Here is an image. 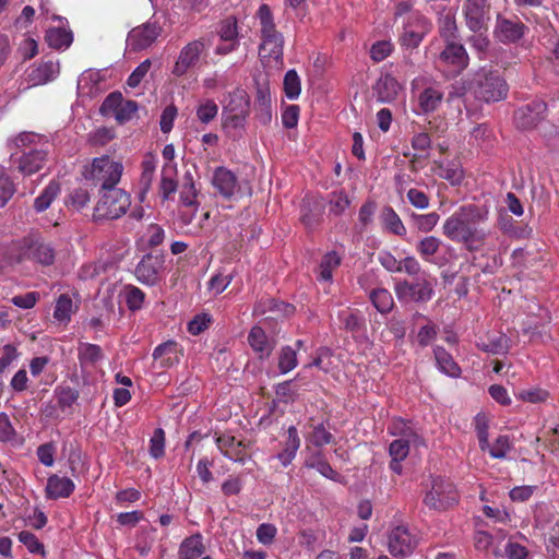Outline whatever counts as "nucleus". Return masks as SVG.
Listing matches in <instances>:
<instances>
[{
    "mask_svg": "<svg viewBox=\"0 0 559 559\" xmlns=\"http://www.w3.org/2000/svg\"><path fill=\"white\" fill-rule=\"evenodd\" d=\"M489 214L487 204L462 205L444 219L442 233L449 240L462 243L467 251H478L489 235L483 226L488 222Z\"/></svg>",
    "mask_w": 559,
    "mask_h": 559,
    "instance_id": "nucleus-1",
    "label": "nucleus"
},
{
    "mask_svg": "<svg viewBox=\"0 0 559 559\" xmlns=\"http://www.w3.org/2000/svg\"><path fill=\"white\" fill-rule=\"evenodd\" d=\"M255 17L259 23V57L263 63L282 62L284 36L276 28L272 11L267 4H261Z\"/></svg>",
    "mask_w": 559,
    "mask_h": 559,
    "instance_id": "nucleus-2",
    "label": "nucleus"
},
{
    "mask_svg": "<svg viewBox=\"0 0 559 559\" xmlns=\"http://www.w3.org/2000/svg\"><path fill=\"white\" fill-rule=\"evenodd\" d=\"M130 205L131 197L123 189H99L93 217L95 221L117 219L126 214Z\"/></svg>",
    "mask_w": 559,
    "mask_h": 559,
    "instance_id": "nucleus-3",
    "label": "nucleus"
},
{
    "mask_svg": "<svg viewBox=\"0 0 559 559\" xmlns=\"http://www.w3.org/2000/svg\"><path fill=\"white\" fill-rule=\"evenodd\" d=\"M437 280L423 272L414 282L400 280L394 285V292L401 302H427L435 295Z\"/></svg>",
    "mask_w": 559,
    "mask_h": 559,
    "instance_id": "nucleus-4",
    "label": "nucleus"
},
{
    "mask_svg": "<svg viewBox=\"0 0 559 559\" xmlns=\"http://www.w3.org/2000/svg\"><path fill=\"white\" fill-rule=\"evenodd\" d=\"M123 173V165L110 156L95 157L85 176L99 189L116 188Z\"/></svg>",
    "mask_w": 559,
    "mask_h": 559,
    "instance_id": "nucleus-5",
    "label": "nucleus"
},
{
    "mask_svg": "<svg viewBox=\"0 0 559 559\" xmlns=\"http://www.w3.org/2000/svg\"><path fill=\"white\" fill-rule=\"evenodd\" d=\"M250 111L248 93L240 87L230 92L223 103V123L225 128L240 129L245 127Z\"/></svg>",
    "mask_w": 559,
    "mask_h": 559,
    "instance_id": "nucleus-6",
    "label": "nucleus"
},
{
    "mask_svg": "<svg viewBox=\"0 0 559 559\" xmlns=\"http://www.w3.org/2000/svg\"><path fill=\"white\" fill-rule=\"evenodd\" d=\"M207 43L204 38L193 39L187 43L178 52L171 73L181 78L198 68L206 57Z\"/></svg>",
    "mask_w": 559,
    "mask_h": 559,
    "instance_id": "nucleus-7",
    "label": "nucleus"
},
{
    "mask_svg": "<svg viewBox=\"0 0 559 559\" xmlns=\"http://www.w3.org/2000/svg\"><path fill=\"white\" fill-rule=\"evenodd\" d=\"M472 88L475 97L486 103L499 102L508 94L506 81L495 72L478 73Z\"/></svg>",
    "mask_w": 559,
    "mask_h": 559,
    "instance_id": "nucleus-8",
    "label": "nucleus"
},
{
    "mask_svg": "<svg viewBox=\"0 0 559 559\" xmlns=\"http://www.w3.org/2000/svg\"><path fill=\"white\" fill-rule=\"evenodd\" d=\"M22 259L29 260L43 266L52 265L56 260V249L50 241L41 237L29 236L21 245Z\"/></svg>",
    "mask_w": 559,
    "mask_h": 559,
    "instance_id": "nucleus-9",
    "label": "nucleus"
},
{
    "mask_svg": "<svg viewBox=\"0 0 559 559\" xmlns=\"http://www.w3.org/2000/svg\"><path fill=\"white\" fill-rule=\"evenodd\" d=\"M459 495L453 484L438 477L432 480L431 489L426 493L424 503L435 510H445L455 504Z\"/></svg>",
    "mask_w": 559,
    "mask_h": 559,
    "instance_id": "nucleus-10",
    "label": "nucleus"
},
{
    "mask_svg": "<svg viewBox=\"0 0 559 559\" xmlns=\"http://www.w3.org/2000/svg\"><path fill=\"white\" fill-rule=\"evenodd\" d=\"M418 539L405 525L394 527L388 538V548L395 558H406L416 549Z\"/></svg>",
    "mask_w": 559,
    "mask_h": 559,
    "instance_id": "nucleus-11",
    "label": "nucleus"
},
{
    "mask_svg": "<svg viewBox=\"0 0 559 559\" xmlns=\"http://www.w3.org/2000/svg\"><path fill=\"white\" fill-rule=\"evenodd\" d=\"M431 24L420 13H411L403 24L401 44L406 48H416L419 46L425 35L430 32Z\"/></svg>",
    "mask_w": 559,
    "mask_h": 559,
    "instance_id": "nucleus-12",
    "label": "nucleus"
},
{
    "mask_svg": "<svg viewBox=\"0 0 559 559\" xmlns=\"http://www.w3.org/2000/svg\"><path fill=\"white\" fill-rule=\"evenodd\" d=\"M162 27L158 23L147 21L141 26L131 29L127 37V47L130 50H143L150 47L160 35Z\"/></svg>",
    "mask_w": 559,
    "mask_h": 559,
    "instance_id": "nucleus-13",
    "label": "nucleus"
},
{
    "mask_svg": "<svg viewBox=\"0 0 559 559\" xmlns=\"http://www.w3.org/2000/svg\"><path fill=\"white\" fill-rule=\"evenodd\" d=\"M212 185L217 193L225 199L242 195L241 185L237 176L226 167L215 168L212 176Z\"/></svg>",
    "mask_w": 559,
    "mask_h": 559,
    "instance_id": "nucleus-14",
    "label": "nucleus"
},
{
    "mask_svg": "<svg viewBox=\"0 0 559 559\" xmlns=\"http://www.w3.org/2000/svg\"><path fill=\"white\" fill-rule=\"evenodd\" d=\"M463 13L467 27L475 33L479 32L489 19L488 0H465Z\"/></svg>",
    "mask_w": 559,
    "mask_h": 559,
    "instance_id": "nucleus-15",
    "label": "nucleus"
},
{
    "mask_svg": "<svg viewBox=\"0 0 559 559\" xmlns=\"http://www.w3.org/2000/svg\"><path fill=\"white\" fill-rule=\"evenodd\" d=\"M546 110L547 105L542 100H534L519 108L514 114L518 128L531 129L536 127L545 118Z\"/></svg>",
    "mask_w": 559,
    "mask_h": 559,
    "instance_id": "nucleus-16",
    "label": "nucleus"
},
{
    "mask_svg": "<svg viewBox=\"0 0 559 559\" xmlns=\"http://www.w3.org/2000/svg\"><path fill=\"white\" fill-rule=\"evenodd\" d=\"M163 266L164 261L159 257L147 254L138 263L134 274L140 283L154 286L159 281Z\"/></svg>",
    "mask_w": 559,
    "mask_h": 559,
    "instance_id": "nucleus-17",
    "label": "nucleus"
},
{
    "mask_svg": "<svg viewBox=\"0 0 559 559\" xmlns=\"http://www.w3.org/2000/svg\"><path fill=\"white\" fill-rule=\"evenodd\" d=\"M440 61L452 67V74H460L468 66V55L461 44L453 41L447 43L445 48L440 53Z\"/></svg>",
    "mask_w": 559,
    "mask_h": 559,
    "instance_id": "nucleus-18",
    "label": "nucleus"
},
{
    "mask_svg": "<svg viewBox=\"0 0 559 559\" xmlns=\"http://www.w3.org/2000/svg\"><path fill=\"white\" fill-rule=\"evenodd\" d=\"M48 152L45 147L32 148L17 159V169L23 176L38 173L47 162Z\"/></svg>",
    "mask_w": 559,
    "mask_h": 559,
    "instance_id": "nucleus-19",
    "label": "nucleus"
},
{
    "mask_svg": "<svg viewBox=\"0 0 559 559\" xmlns=\"http://www.w3.org/2000/svg\"><path fill=\"white\" fill-rule=\"evenodd\" d=\"M255 116L262 124L272 120V97L267 84H259L254 102Z\"/></svg>",
    "mask_w": 559,
    "mask_h": 559,
    "instance_id": "nucleus-20",
    "label": "nucleus"
},
{
    "mask_svg": "<svg viewBox=\"0 0 559 559\" xmlns=\"http://www.w3.org/2000/svg\"><path fill=\"white\" fill-rule=\"evenodd\" d=\"M443 91L440 85H430L425 87L417 97L419 111L429 114L436 111L442 103Z\"/></svg>",
    "mask_w": 559,
    "mask_h": 559,
    "instance_id": "nucleus-21",
    "label": "nucleus"
},
{
    "mask_svg": "<svg viewBox=\"0 0 559 559\" xmlns=\"http://www.w3.org/2000/svg\"><path fill=\"white\" fill-rule=\"evenodd\" d=\"M248 343L260 359L269 358L274 349V342L265 334L260 326H253L248 335Z\"/></svg>",
    "mask_w": 559,
    "mask_h": 559,
    "instance_id": "nucleus-22",
    "label": "nucleus"
},
{
    "mask_svg": "<svg viewBox=\"0 0 559 559\" xmlns=\"http://www.w3.org/2000/svg\"><path fill=\"white\" fill-rule=\"evenodd\" d=\"M525 26L521 22L498 17L496 36L502 43H514L524 35Z\"/></svg>",
    "mask_w": 559,
    "mask_h": 559,
    "instance_id": "nucleus-23",
    "label": "nucleus"
},
{
    "mask_svg": "<svg viewBox=\"0 0 559 559\" xmlns=\"http://www.w3.org/2000/svg\"><path fill=\"white\" fill-rule=\"evenodd\" d=\"M402 86L391 74L382 75L376 83L374 92L381 103H391L396 99Z\"/></svg>",
    "mask_w": 559,
    "mask_h": 559,
    "instance_id": "nucleus-24",
    "label": "nucleus"
},
{
    "mask_svg": "<svg viewBox=\"0 0 559 559\" xmlns=\"http://www.w3.org/2000/svg\"><path fill=\"white\" fill-rule=\"evenodd\" d=\"M157 167V157L153 154H146L141 163V176H140V193L139 199L141 202L144 201L146 193L151 189L154 174Z\"/></svg>",
    "mask_w": 559,
    "mask_h": 559,
    "instance_id": "nucleus-25",
    "label": "nucleus"
},
{
    "mask_svg": "<svg viewBox=\"0 0 559 559\" xmlns=\"http://www.w3.org/2000/svg\"><path fill=\"white\" fill-rule=\"evenodd\" d=\"M74 488L75 485L70 478L52 475L47 480L46 493L50 499L68 498Z\"/></svg>",
    "mask_w": 559,
    "mask_h": 559,
    "instance_id": "nucleus-26",
    "label": "nucleus"
},
{
    "mask_svg": "<svg viewBox=\"0 0 559 559\" xmlns=\"http://www.w3.org/2000/svg\"><path fill=\"white\" fill-rule=\"evenodd\" d=\"M299 448L300 438L298 430L295 426H290L287 429V438L285 440L284 448L280 453H277L276 459L283 466H288L296 457Z\"/></svg>",
    "mask_w": 559,
    "mask_h": 559,
    "instance_id": "nucleus-27",
    "label": "nucleus"
},
{
    "mask_svg": "<svg viewBox=\"0 0 559 559\" xmlns=\"http://www.w3.org/2000/svg\"><path fill=\"white\" fill-rule=\"evenodd\" d=\"M104 353L100 346L91 343H80L78 347V359L82 370L95 367L103 360Z\"/></svg>",
    "mask_w": 559,
    "mask_h": 559,
    "instance_id": "nucleus-28",
    "label": "nucleus"
},
{
    "mask_svg": "<svg viewBox=\"0 0 559 559\" xmlns=\"http://www.w3.org/2000/svg\"><path fill=\"white\" fill-rule=\"evenodd\" d=\"M409 453V442L404 438L396 439L391 442L389 447V454L391 456L390 469L401 475L403 472L402 462Z\"/></svg>",
    "mask_w": 559,
    "mask_h": 559,
    "instance_id": "nucleus-29",
    "label": "nucleus"
},
{
    "mask_svg": "<svg viewBox=\"0 0 559 559\" xmlns=\"http://www.w3.org/2000/svg\"><path fill=\"white\" fill-rule=\"evenodd\" d=\"M153 358L159 368H170L178 362L177 344L168 341L159 344L153 352Z\"/></svg>",
    "mask_w": 559,
    "mask_h": 559,
    "instance_id": "nucleus-30",
    "label": "nucleus"
},
{
    "mask_svg": "<svg viewBox=\"0 0 559 559\" xmlns=\"http://www.w3.org/2000/svg\"><path fill=\"white\" fill-rule=\"evenodd\" d=\"M433 353H435V359H436L437 367L442 373H444L451 378L460 377L461 368L454 361V359L450 353H448L441 346H437L433 349Z\"/></svg>",
    "mask_w": 559,
    "mask_h": 559,
    "instance_id": "nucleus-31",
    "label": "nucleus"
},
{
    "mask_svg": "<svg viewBox=\"0 0 559 559\" xmlns=\"http://www.w3.org/2000/svg\"><path fill=\"white\" fill-rule=\"evenodd\" d=\"M219 451L229 460L235 462H242L243 455L241 442L237 441L233 436H221L216 439Z\"/></svg>",
    "mask_w": 559,
    "mask_h": 559,
    "instance_id": "nucleus-32",
    "label": "nucleus"
},
{
    "mask_svg": "<svg viewBox=\"0 0 559 559\" xmlns=\"http://www.w3.org/2000/svg\"><path fill=\"white\" fill-rule=\"evenodd\" d=\"M380 221L384 229L389 233L396 236H404L406 234V227L393 207H383L380 214Z\"/></svg>",
    "mask_w": 559,
    "mask_h": 559,
    "instance_id": "nucleus-33",
    "label": "nucleus"
},
{
    "mask_svg": "<svg viewBox=\"0 0 559 559\" xmlns=\"http://www.w3.org/2000/svg\"><path fill=\"white\" fill-rule=\"evenodd\" d=\"M204 545L200 534L186 538L179 547V559H198L204 554Z\"/></svg>",
    "mask_w": 559,
    "mask_h": 559,
    "instance_id": "nucleus-34",
    "label": "nucleus"
},
{
    "mask_svg": "<svg viewBox=\"0 0 559 559\" xmlns=\"http://www.w3.org/2000/svg\"><path fill=\"white\" fill-rule=\"evenodd\" d=\"M61 191L59 182L52 180L50 181L39 193V195L34 200V210L37 213H41L46 211L51 203L56 200Z\"/></svg>",
    "mask_w": 559,
    "mask_h": 559,
    "instance_id": "nucleus-35",
    "label": "nucleus"
},
{
    "mask_svg": "<svg viewBox=\"0 0 559 559\" xmlns=\"http://www.w3.org/2000/svg\"><path fill=\"white\" fill-rule=\"evenodd\" d=\"M45 39L53 49H67L71 45L73 36L63 27H52L46 32Z\"/></svg>",
    "mask_w": 559,
    "mask_h": 559,
    "instance_id": "nucleus-36",
    "label": "nucleus"
},
{
    "mask_svg": "<svg viewBox=\"0 0 559 559\" xmlns=\"http://www.w3.org/2000/svg\"><path fill=\"white\" fill-rule=\"evenodd\" d=\"M341 257L335 251L328 252L320 262L318 280L330 283L333 272L341 265Z\"/></svg>",
    "mask_w": 559,
    "mask_h": 559,
    "instance_id": "nucleus-37",
    "label": "nucleus"
},
{
    "mask_svg": "<svg viewBox=\"0 0 559 559\" xmlns=\"http://www.w3.org/2000/svg\"><path fill=\"white\" fill-rule=\"evenodd\" d=\"M10 142L19 148H39L47 146L45 138L34 132H21L10 140Z\"/></svg>",
    "mask_w": 559,
    "mask_h": 559,
    "instance_id": "nucleus-38",
    "label": "nucleus"
},
{
    "mask_svg": "<svg viewBox=\"0 0 559 559\" xmlns=\"http://www.w3.org/2000/svg\"><path fill=\"white\" fill-rule=\"evenodd\" d=\"M123 300L130 311H138L143 308L145 294L134 285H126L121 292Z\"/></svg>",
    "mask_w": 559,
    "mask_h": 559,
    "instance_id": "nucleus-39",
    "label": "nucleus"
},
{
    "mask_svg": "<svg viewBox=\"0 0 559 559\" xmlns=\"http://www.w3.org/2000/svg\"><path fill=\"white\" fill-rule=\"evenodd\" d=\"M436 174L451 185H460L463 179L462 168L453 162L438 163L435 168Z\"/></svg>",
    "mask_w": 559,
    "mask_h": 559,
    "instance_id": "nucleus-40",
    "label": "nucleus"
},
{
    "mask_svg": "<svg viewBox=\"0 0 559 559\" xmlns=\"http://www.w3.org/2000/svg\"><path fill=\"white\" fill-rule=\"evenodd\" d=\"M370 301L380 313H388L394 306L391 293L385 288H377L371 290L369 295Z\"/></svg>",
    "mask_w": 559,
    "mask_h": 559,
    "instance_id": "nucleus-41",
    "label": "nucleus"
},
{
    "mask_svg": "<svg viewBox=\"0 0 559 559\" xmlns=\"http://www.w3.org/2000/svg\"><path fill=\"white\" fill-rule=\"evenodd\" d=\"M442 241L435 236H426L416 245V251L426 262H432L433 255L439 251Z\"/></svg>",
    "mask_w": 559,
    "mask_h": 559,
    "instance_id": "nucleus-42",
    "label": "nucleus"
},
{
    "mask_svg": "<svg viewBox=\"0 0 559 559\" xmlns=\"http://www.w3.org/2000/svg\"><path fill=\"white\" fill-rule=\"evenodd\" d=\"M176 168L174 166H165L162 171L159 191L163 200H168L177 190V181L175 179Z\"/></svg>",
    "mask_w": 559,
    "mask_h": 559,
    "instance_id": "nucleus-43",
    "label": "nucleus"
},
{
    "mask_svg": "<svg viewBox=\"0 0 559 559\" xmlns=\"http://www.w3.org/2000/svg\"><path fill=\"white\" fill-rule=\"evenodd\" d=\"M306 440L316 448H321L332 442L333 436L323 424L311 425L306 435Z\"/></svg>",
    "mask_w": 559,
    "mask_h": 559,
    "instance_id": "nucleus-44",
    "label": "nucleus"
},
{
    "mask_svg": "<svg viewBox=\"0 0 559 559\" xmlns=\"http://www.w3.org/2000/svg\"><path fill=\"white\" fill-rule=\"evenodd\" d=\"M414 227L424 234H428L438 225L440 215L437 212H430L426 214L413 213L411 215Z\"/></svg>",
    "mask_w": 559,
    "mask_h": 559,
    "instance_id": "nucleus-45",
    "label": "nucleus"
},
{
    "mask_svg": "<svg viewBox=\"0 0 559 559\" xmlns=\"http://www.w3.org/2000/svg\"><path fill=\"white\" fill-rule=\"evenodd\" d=\"M74 311L73 301L67 294H62L56 301L53 310V318L60 323H68L71 320V316Z\"/></svg>",
    "mask_w": 559,
    "mask_h": 559,
    "instance_id": "nucleus-46",
    "label": "nucleus"
},
{
    "mask_svg": "<svg viewBox=\"0 0 559 559\" xmlns=\"http://www.w3.org/2000/svg\"><path fill=\"white\" fill-rule=\"evenodd\" d=\"M221 41L239 43L237 20L233 16L223 20L217 28Z\"/></svg>",
    "mask_w": 559,
    "mask_h": 559,
    "instance_id": "nucleus-47",
    "label": "nucleus"
},
{
    "mask_svg": "<svg viewBox=\"0 0 559 559\" xmlns=\"http://www.w3.org/2000/svg\"><path fill=\"white\" fill-rule=\"evenodd\" d=\"M91 201V195L87 189L78 188L71 191L67 198L66 204L73 211H82Z\"/></svg>",
    "mask_w": 559,
    "mask_h": 559,
    "instance_id": "nucleus-48",
    "label": "nucleus"
},
{
    "mask_svg": "<svg viewBox=\"0 0 559 559\" xmlns=\"http://www.w3.org/2000/svg\"><path fill=\"white\" fill-rule=\"evenodd\" d=\"M195 112L199 121L207 124L216 118L218 106L213 99H203L199 103Z\"/></svg>",
    "mask_w": 559,
    "mask_h": 559,
    "instance_id": "nucleus-49",
    "label": "nucleus"
},
{
    "mask_svg": "<svg viewBox=\"0 0 559 559\" xmlns=\"http://www.w3.org/2000/svg\"><path fill=\"white\" fill-rule=\"evenodd\" d=\"M284 93L287 98L296 99L301 92L300 78L295 70H288L284 76Z\"/></svg>",
    "mask_w": 559,
    "mask_h": 559,
    "instance_id": "nucleus-50",
    "label": "nucleus"
},
{
    "mask_svg": "<svg viewBox=\"0 0 559 559\" xmlns=\"http://www.w3.org/2000/svg\"><path fill=\"white\" fill-rule=\"evenodd\" d=\"M297 366V352L290 346L282 347L278 356V369L282 374L292 371Z\"/></svg>",
    "mask_w": 559,
    "mask_h": 559,
    "instance_id": "nucleus-51",
    "label": "nucleus"
},
{
    "mask_svg": "<svg viewBox=\"0 0 559 559\" xmlns=\"http://www.w3.org/2000/svg\"><path fill=\"white\" fill-rule=\"evenodd\" d=\"M197 195L198 193L192 177L188 175L186 176V182L182 185L180 190V202L183 206H193L195 211L198 204Z\"/></svg>",
    "mask_w": 559,
    "mask_h": 559,
    "instance_id": "nucleus-52",
    "label": "nucleus"
},
{
    "mask_svg": "<svg viewBox=\"0 0 559 559\" xmlns=\"http://www.w3.org/2000/svg\"><path fill=\"white\" fill-rule=\"evenodd\" d=\"M338 319L347 331L359 332L365 324L364 318L357 311H341Z\"/></svg>",
    "mask_w": 559,
    "mask_h": 559,
    "instance_id": "nucleus-53",
    "label": "nucleus"
},
{
    "mask_svg": "<svg viewBox=\"0 0 559 559\" xmlns=\"http://www.w3.org/2000/svg\"><path fill=\"white\" fill-rule=\"evenodd\" d=\"M15 192V186L5 169L0 166V207H3Z\"/></svg>",
    "mask_w": 559,
    "mask_h": 559,
    "instance_id": "nucleus-54",
    "label": "nucleus"
},
{
    "mask_svg": "<svg viewBox=\"0 0 559 559\" xmlns=\"http://www.w3.org/2000/svg\"><path fill=\"white\" fill-rule=\"evenodd\" d=\"M122 94L119 92L110 93L105 100L103 102L99 111L103 116H114L116 117L119 108L123 102Z\"/></svg>",
    "mask_w": 559,
    "mask_h": 559,
    "instance_id": "nucleus-55",
    "label": "nucleus"
},
{
    "mask_svg": "<svg viewBox=\"0 0 559 559\" xmlns=\"http://www.w3.org/2000/svg\"><path fill=\"white\" fill-rule=\"evenodd\" d=\"M350 201L347 197V194L340 190L334 191L330 195L329 205H330V212L334 215H341L345 212V210L349 206Z\"/></svg>",
    "mask_w": 559,
    "mask_h": 559,
    "instance_id": "nucleus-56",
    "label": "nucleus"
},
{
    "mask_svg": "<svg viewBox=\"0 0 559 559\" xmlns=\"http://www.w3.org/2000/svg\"><path fill=\"white\" fill-rule=\"evenodd\" d=\"M477 347L490 354H504L509 348L508 340L503 335L489 340L488 342L477 343Z\"/></svg>",
    "mask_w": 559,
    "mask_h": 559,
    "instance_id": "nucleus-57",
    "label": "nucleus"
},
{
    "mask_svg": "<svg viewBox=\"0 0 559 559\" xmlns=\"http://www.w3.org/2000/svg\"><path fill=\"white\" fill-rule=\"evenodd\" d=\"M512 443L510 441V438L506 435L499 436L492 445L489 444V448L487 450L489 451V454L493 459H504L508 454V452L511 450Z\"/></svg>",
    "mask_w": 559,
    "mask_h": 559,
    "instance_id": "nucleus-58",
    "label": "nucleus"
},
{
    "mask_svg": "<svg viewBox=\"0 0 559 559\" xmlns=\"http://www.w3.org/2000/svg\"><path fill=\"white\" fill-rule=\"evenodd\" d=\"M56 394L61 408L71 407L79 399V391L70 386L58 388Z\"/></svg>",
    "mask_w": 559,
    "mask_h": 559,
    "instance_id": "nucleus-59",
    "label": "nucleus"
},
{
    "mask_svg": "<svg viewBox=\"0 0 559 559\" xmlns=\"http://www.w3.org/2000/svg\"><path fill=\"white\" fill-rule=\"evenodd\" d=\"M150 454L154 459H159L165 454V433L160 428L154 431L150 440Z\"/></svg>",
    "mask_w": 559,
    "mask_h": 559,
    "instance_id": "nucleus-60",
    "label": "nucleus"
},
{
    "mask_svg": "<svg viewBox=\"0 0 559 559\" xmlns=\"http://www.w3.org/2000/svg\"><path fill=\"white\" fill-rule=\"evenodd\" d=\"M456 22L452 14H447L440 20V34L447 40L451 43L456 37Z\"/></svg>",
    "mask_w": 559,
    "mask_h": 559,
    "instance_id": "nucleus-61",
    "label": "nucleus"
},
{
    "mask_svg": "<svg viewBox=\"0 0 559 559\" xmlns=\"http://www.w3.org/2000/svg\"><path fill=\"white\" fill-rule=\"evenodd\" d=\"M139 110V105L134 100H130V99H124L119 108V111L117 112L115 119L119 122V123H124V122H128L130 121L134 116L135 114L138 112Z\"/></svg>",
    "mask_w": 559,
    "mask_h": 559,
    "instance_id": "nucleus-62",
    "label": "nucleus"
},
{
    "mask_svg": "<svg viewBox=\"0 0 559 559\" xmlns=\"http://www.w3.org/2000/svg\"><path fill=\"white\" fill-rule=\"evenodd\" d=\"M19 540L28 549L32 554H45L44 545L38 538L31 532L23 531L19 534Z\"/></svg>",
    "mask_w": 559,
    "mask_h": 559,
    "instance_id": "nucleus-63",
    "label": "nucleus"
},
{
    "mask_svg": "<svg viewBox=\"0 0 559 559\" xmlns=\"http://www.w3.org/2000/svg\"><path fill=\"white\" fill-rule=\"evenodd\" d=\"M393 45L389 40L374 43L370 48V57L373 61L380 62L391 55Z\"/></svg>",
    "mask_w": 559,
    "mask_h": 559,
    "instance_id": "nucleus-64",
    "label": "nucleus"
}]
</instances>
